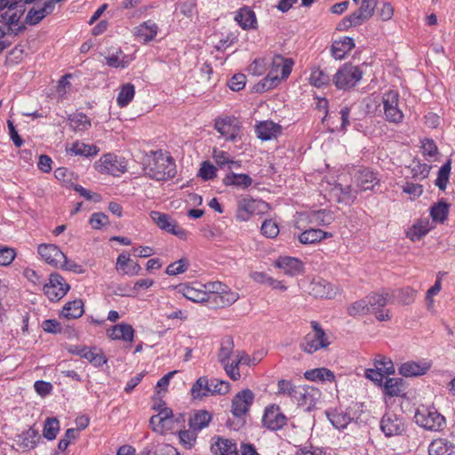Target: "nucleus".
Segmentation results:
<instances>
[{"label": "nucleus", "instance_id": "nucleus-1", "mask_svg": "<svg viewBox=\"0 0 455 455\" xmlns=\"http://www.w3.org/2000/svg\"><path fill=\"white\" fill-rule=\"evenodd\" d=\"M144 165L146 175L158 181L170 180L176 174V164L172 157L162 151H151Z\"/></svg>", "mask_w": 455, "mask_h": 455}, {"label": "nucleus", "instance_id": "nucleus-2", "mask_svg": "<svg viewBox=\"0 0 455 455\" xmlns=\"http://www.w3.org/2000/svg\"><path fill=\"white\" fill-rule=\"evenodd\" d=\"M293 65L294 61L291 59L275 55L267 76L256 84V91L266 92L275 87L281 80L290 76Z\"/></svg>", "mask_w": 455, "mask_h": 455}, {"label": "nucleus", "instance_id": "nucleus-3", "mask_svg": "<svg viewBox=\"0 0 455 455\" xmlns=\"http://www.w3.org/2000/svg\"><path fill=\"white\" fill-rule=\"evenodd\" d=\"M414 419L418 426L428 431H441L446 425L445 418L434 406L419 405Z\"/></svg>", "mask_w": 455, "mask_h": 455}, {"label": "nucleus", "instance_id": "nucleus-4", "mask_svg": "<svg viewBox=\"0 0 455 455\" xmlns=\"http://www.w3.org/2000/svg\"><path fill=\"white\" fill-rule=\"evenodd\" d=\"M312 331L305 335L299 343V348L307 354L327 348L331 342L329 336L316 321L311 322Z\"/></svg>", "mask_w": 455, "mask_h": 455}, {"label": "nucleus", "instance_id": "nucleus-5", "mask_svg": "<svg viewBox=\"0 0 455 455\" xmlns=\"http://www.w3.org/2000/svg\"><path fill=\"white\" fill-rule=\"evenodd\" d=\"M362 77L363 71L359 67L345 63L337 70L332 82L339 90H349L355 87Z\"/></svg>", "mask_w": 455, "mask_h": 455}, {"label": "nucleus", "instance_id": "nucleus-6", "mask_svg": "<svg viewBox=\"0 0 455 455\" xmlns=\"http://www.w3.org/2000/svg\"><path fill=\"white\" fill-rule=\"evenodd\" d=\"M385 119L389 123L400 124L403 120V113L399 108V93L388 91L382 96Z\"/></svg>", "mask_w": 455, "mask_h": 455}, {"label": "nucleus", "instance_id": "nucleus-7", "mask_svg": "<svg viewBox=\"0 0 455 455\" xmlns=\"http://www.w3.org/2000/svg\"><path fill=\"white\" fill-rule=\"evenodd\" d=\"M97 164V169L101 173L120 176L127 171V162L125 158L113 154L104 155Z\"/></svg>", "mask_w": 455, "mask_h": 455}, {"label": "nucleus", "instance_id": "nucleus-8", "mask_svg": "<svg viewBox=\"0 0 455 455\" xmlns=\"http://www.w3.org/2000/svg\"><path fill=\"white\" fill-rule=\"evenodd\" d=\"M288 422L287 417L282 411L280 406L271 404L265 408L262 416V426L270 431L283 429Z\"/></svg>", "mask_w": 455, "mask_h": 455}, {"label": "nucleus", "instance_id": "nucleus-9", "mask_svg": "<svg viewBox=\"0 0 455 455\" xmlns=\"http://www.w3.org/2000/svg\"><path fill=\"white\" fill-rule=\"evenodd\" d=\"M69 289L70 285L57 273L52 274L49 283L44 285V294L51 301H59L67 294Z\"/></svg>", "mask_w": 455, "mask_h": 455}, {"label": "nucleus", "instance_id": "nucleus-10", "mask_svg": "<svg viewBox=\"0 0 455 455\" xmlns=\"http://www.w3.org/2000/svg\"><path fill=\"white\" fill-rule=\"evenodd\" d=\"M150 218L162 230L174 235L180 239L187 238V232L179 227L176 220H172L170 215L153 211L150 212Z\"/></svg>", "mask_w": 455, "mask_h": 455}, {"label": "nucleus", "instance_id": "nucleus-11", "mask_svg": "<svg viewBox=\"0 0 455 455\" xmlns=\"http://www.w3.org/2000/svg\"><path fill=\"white\" fill-rule=\"evenodd\" d=\"M214 128L227 140L235 141L241 132L240 122L234 116L217 118Z\"/></svg>", "mask_w": 455, "mask_h": 455}, {"label": "nucleus", "instance_id": "nucleus-12", "mask_svg": "<svg viewBox=\"0 0 455 455\" xmlns=\"http://www.w3.org/2000/svg\"><path fill=\"white\" fill-rule=\"evenodd\" d=\"M380 429L387 437L396 436L405 430V423L402 417L393 412H387L380 420Z\"/></svg>", "mask_w": 455, "mask_h": 455}, {"label": "nucleus", "instance_id": "nucleus-13", "mask_svg": "<svg viewBox=\"0 0 455 455\" xmlns=\"http://www.w3.org/2000/svg\"><path fill=\"white\" fill-rule=\"evenodd\" d=\"M254 400V394L250 389L238 392L232 399L231 412L236 418L245 416Z\"/></svg>", "mask_w": 455, "mask_h": 455}, {"label": "nucleus", "instance_id": "nucleus-14", "mask_svg": "<svg viewBox=\"0 0 455 455\" xmlns=\"http://www.w3.org/2000/svg\"><path fill=\"white\" fill-rule=\"evenodd\" d=\"M321 397V392L318 388L310 386H298V391H295V399L299 406L311 410L316 404Z\"/></svg>", "mask_w": 455, "mask_h": 455}, {"label": "nucleus", "instance_id": "nucleus-15", "mask_svg": "<svg viewBox=\"0 0 455 455\" xmlns=\"http://www.w3.org/2000/svg\"><path fill=\"white\" fill-rule=\"evenodd\" d=\"M389 299L388 293H372L367 296V300L370 302L369 311L370 314L375 315L379 321H387L390 319L388 310H384L383 307L387 305Z\"/></svg>", "mask_w": 455, "mask_h": 455}, {"label": "nucleus", "instance_id": "nucleus-16", "mask_svg": "<svg viewBox=\"0 0 455 455\" xmlns=\"http://www.w3.org/2000/svg\"><path fill=\"white\" fill-rule=\"evenodd\" d=\"M178 291L186 299L196 302H208L209 297L206 294L204 284L200 283H193L190 284H180L177 286Z\"/></svg>", "mask_w": 455, "mask_h": 455}, {"label": "nucleus", "instance_id": "nucleus-17", "mask_svg": "<svg viewBox=\"0 0 455 455\" xmlns=\"http://www.w3.org/2000/svg\"><path fill=\"white\" fill-rule=\"evenodd\" d=\"M326 416L331 425L337 429H344L354 419L352 410L342 407L326 411Z\"/></svg>", "mask_w": 455, "mask_h": 455}, {"label": "nucleus", "instance_id": "nucleus-18", "mask_svg": "<svg viewBox=\"0 0 455 455\" xmlns=\"http://www.w3.org/2000/svg\"><path fill=\"white\" fill-rule=\"evenodd\" d=\"M338 292L331 283L323 278H315L309 284V293L320 299H332Z\"/></svg>", "mask_w": 455, "mask_h": 455}, {"label": "nucleus", "instance_id": "nucleus-19", "mask_svg": "<svg viewBox=\"0 0 455 455\" xmlns=\"http://www.w3.org/2000/svg\"><path fill=\"white\" fill-rule=\"evenodd\" d=\"M37 251L45 262L55 267H59L65 255L55 244H40Z\"/></svg>", "mask_w": 455, "mask_h": 455}, {"label": "nucleus", "instance_id": "nucleus-20", "mask_svg": "<svg viewBox=\"0 0 455 455\" xmlns=\"http://www.w3.org/2000/svg\"><path fill=\"white\" fill-rule=\"evenodd\" d=\"M211 451L214 455H239L235 441L220 437H212Z\"/></svg>", "mask_w": 455, "mask_h": 455}, {"label": "nucleus", "instance_id": "nucleus-21", "mask_svg": "<svg viewBox=\"0 0 455 455\" xmlns=\"http://www.w3.org/2000/svg\"><path fill=\"white\" fill-rule=\"evenodd\" d=\"M10 22V20L3 18V13L0 14V53L10 46V43L2 38L6 35L17 36L25 28L21 23L14 22V24H11Z\"/></svg>", "mask_w": 455, "mask_h": 455}, {"label": "nucleus", "instance_id": "nucleus-22", "mask_svg": "<svg viewBox=\"0 0 455 455\" xmlns=\"http://www.w3.org/2000/svg\"><path fill=\"white\" fill-rule=\"evenodd\" d=\"M430 367L431 363L428 362L408 361L400 365L398 371L406 378L418 377L426 374Z\"/></svg>", "mask_w": 455, "mask_h": 455}, {"label": "nucleus", "instance_id": "nucleus-23", "mask_svg": "<svg viewBox=\"0 0 455 455\" xmlns=\"http://www.w3.org/2000/svg\"><path fill=\"white\" fill-rule=\"evenodd\" d=\"M108 335L114 340L132 342L134 338V329L129 323H122L108 330Z\"/></svg>", "mask_w": 455, "mask_h": 455}, {"label": "nucleus", "instance_id": "nucleus-24", "mask_svg": "<svg viewBox=\"0 0 455 455\" xmlns=\"http://www.w3.org/2000/svg\"><path fill=\"white\" fill-rule=\"evenodd\" d=\"M255 132L261 140H270L281 133V126L272 121H262L256 125Z\"/></svg>", "mask_w": 455, "mask_h": 455}, {"label": "nucleus", "instance_id": "nucleus-25", "mask_svg": "<svg viewBox=\"0 0 455 455\" xmlns=\"http://www.w3.org/2000/svg\"><path fill=\"white\" fill-rule=\"evenodd\" d=\"M275 266L283 270L285 275L294 276L299 275L303 270L300 260L291 257H280L275 261Z\"/></svg>", "mask_w": 455, "mask_h": 455}, {"label": "nucleus", "instance_id": "nucleus-26", "mask_svg": "<svg viewBox=\"0 0 455 455\" xmlns=\"http://www.w3.org/2000/svg\"><path fill=\"white\" fill-rule=\"evenodd\" d=\"M158 32V26L151 20L144 21L135 28V36L139 41L148 43L152 41Z\"/></svg>", "mask_w": 455, "mask_h": 455}, {"label": "nucleus", "instance_id": "nucleus-27", "mask_svg": "<svg viewBox=\"0 0 455 455\" xmlns=\"http://www.w3.org/2000/svg\"><path fill=\"white\" fill-rule=\"evenodd\" d=\"M428 455H455V444L445 438L435 439L428 446Z\"/></svg>", "mask_w": 455, "mask_h": 455}, {"label": "nucleus", "instance_id": "nucleus-28", "mask_svg": "<svg viewBox=\"0 0 455 455\" xmlns=\"http://www.w3.org/2000/svg\"><path fill=\"white\" fill-rule=\"evenodd\" d=\"M116 270L123 275H137L141 270L140 266L130 259L129 254H120L116 259Z\"/></svg>", "mask_w": 455, "mask_h": 455}, {"label": "nucleus", "instance_id": "nucleus-29", "mask_svg": "<svg viewBox=\"0 0 455 455\" xmlns=\"http://www.w3.org/2000/svg\"><path fill=\"white\" fill-rule=\"evenodd\" d=\"M258 202L251 197H243L238 201L236 218L246 221L256 212Z\"/></svg>", "mask_w": 455, "mask_h": 455}, {"label": "nucleus", "instance_id": "nucleus-30", "mask_svg": "<svg viewBox=\"0 0 455 455\" xmlns=\"http://www.w3.org/2000/svg\"><path fill=\"white\" fill-rule=\"evenodd\" d=\"M355 47L354 40L345 36L333 42L331 45V55L336 60H342Z\"/></svg>", "mask_w": 455, "mask_h": 455}, {"label": "nucleus", "instance_id": "nucleus-31", "mask_svg": "<svg viewBox=\"0 0 455 455\" xmlns=\"http://www.w3.org/2000/svg\"><path fill=\"white\" fill-rule=\"evenodd\" d=\"M53 2H44V6L40 9H30L26 16V23L29 25L38 24L45 16L51 14L54 11Z\"/></svg>", "mask_w": 455, "mask_h": 455}, {"label": "nucleus", "instance_id": "nucleus-32", "mask_svg": "<svg viewBox=\"0 0 455 455\" xmlns=\"http://www.w3.org/2000/svg\"><path fill=\"white\" fill-rule=\"evenodd\" d=\"M405 384L401 378H387L383 385L384 394L390 396H402L405 393Z\"/></svg>", "mask_w": 455, "mask_h": 455}, {"label": "nucleus", "instance_id": "nucleus-33", "mask_svg": "<svg viewBox=\"0 0 455 455\" xmlns=\"http://www.w3.org/2000/svg\"><path fill=\"white\" fill-rule=\"evenodd\" d=\"M357 187L361 190L372 189L378 184L375 174L369 169H363L357 172L355 176Z\"/></svg>", "mask_w": 455, "mask_h": 455}, {"label": "nucleus", "instance_id": "nucleus-34", "mask_svg": "<svg viewBox=\"0 0 455 455\" xmlns=\"http://www.w3.org/2000/svg\"><path fill=\"white\" fill-rule=\"evenodd\" d=\"M430 230L428 220H418L406 232V237L416 242L425 236Z\"/></svg>", "mask_w": 455, "mask_h": 455}, {"label": "nucleus", "instance_id": "nucleus-35", "mask_svg": "<svg viewBox=\"0 0 455 455\" xmlns=\"http://www.w3.org/2000/svg\"><path fill=\"white\" fill-rule=\"evenodd\" d=\"M235 20L243 29L253 28L257 23L254 12L248 7L241 8L237 12Z\"/></svg>", "mask_w": 455, "mask_h": 455}, {"label": "nucleus", "instance_id": "nucleus-36", "mask_svg": "<svg viewBox=\"0 0 455 455\" xmlns=\"http://www.w3.org/2000/svg\"><path fill=\"white\" fill-rule=\"evenodd\" d=\"M223 183L226 186L247 188L251 185L252 180L247 174L230 172L223 179Z\"/></svg>", "mask_w": 455, "mask_h": 455}, {"label": "nucleus", "instance_id": "nucleus-37", "mask_svg": "<svg viewBox=\"0 0 455 455\" xmlns=\"http://www.w3.org/2000/svg\"><path fill=\"white\" fill-rule=\"evenodd\" d=\"M309 84L312 86L321 88L330 84L331 78L329 74L319 67H313L310 69V76L308 78Z\"/></svg>", "mask_w": 455, "mask_h": 455}, {"label": "nucleus", "instance_id": "nucleus-38", "mask_svg": "<svg viewBox=\"0 0 455 455\" xmlns=\"http://www.w3.org/2000/svg\"><path fill=\"white\" fill-rule=\"evenodd\" d=\"M331 234H329L327 232H323L321 229L316 228H309L307 230H305L302 232L299 236V240L301 243L309 244V243H315L322 241L323 239L326 237H331Z\"/></svg>", "mask_w": 455, "mask_h": 455}, {"label": "nucleus", "instance_id": "nucleus-39", "mask_svg": "<svg viewBox=\"0 0 455 455\" xmlns=\"http://www.w3.org/2000/svg\"><path fill=\"white\" fill-rule=\"evenodd\" d=\"M307 379L311 381H330L335 380L334 373L327 368H315L313 370L307 371L304 373Z\"/></svg>", "mask_w": 455, "mask_h": 455}, {"label": "nucleus", "instance_id": "nucleus-40", "mask_svg": "<svg viewBox=\"0 0 455 455\" xmlns=\"http://www.w3.org/2000/svg\"><path fill=\"white\" fill-rule=\"evenodd\" d=\"M84 314V302L82 299H75L65 304L61 315L67 319H76Z\"/></svg>", "mask_w": 455, "mask_h": 455}, {"label": "nucleus", "instance_id": "nucleus-41", "mask_svg": "<svg viewBox=\"0 0 455 455\" xmlns=\"http://www.w3.org/2000/svg\"><path fill=\"white\" fill-rule=\"evenodd\" d=\"M68 124L75 132H84L92 124L90 118L84 113H75L68 117Z\"/></svg>", "mask_w": 455, "mask_h": 455}, {"label": "nucleus", "instance_id": "nucleus-42", "mask_svg": "<svg viewBox=\"0 0 455 455\" xmlns=\"http://www.w3.org/2000/svg\"><path fill=\"white\" fill-rule=\"evenodd\" d=\"M212 415L207 411H198L189 419L188 425L194 431H200L208 427Z\"/></svg>", "mask_w": 455, "mask_h": 455}, {"label": "nucleus", "instance_id": "nucleus-43", "mask_svg": "<svg viewBox=\"0 0 455 455\" xmlns=\"http://www.w3.org/2000/svg\"><path fill=\"white\" fill-rule=\"evenodd\" d=\"M69 153L75 156H96L99 148L95 145H88L80 141H76L68 149Z\"/></svg>", "mask_w": 455, "mask_h": 455}, {"label": "nucleus", "instance_id": "nucleus-44", "mask_svg": "<svg viewBox=\"0 0 455 455\" xmlns=\"http://www.w3.org/2000/svg\"><path fill=\"white\" fill-rule=\"evenodd\" d=\"M371 17L366 14L361 8L352 12L349 16L343 19L341 25L344 28H349L351 27H356L363 24L365 20Z\"/></svg>", "mask_w": 455, "mask_h": 455}, {"label": "nucleus", "instance_id": "nucleus-45", "mask_svg": "<svg viewBox=\"0 0 455 455\" xmlns=\"http://www.w3.org/2000/svg\"><path fill=\"white\" fill-rule=\"evenodd\" d=\"M135 87L132 84H125L121 87L116 102L121 108L126 107L134 98Z\"/></svg>", "mask_w": 455, "mask_h": 455}, {"label": "nucleus", "instance_id": "nucleus-46", "mask_svg": "<svg viewBox=\"0 0 455 455\" xmlns=\"http://www.w3.org/2000/svg\"><path fill=\"white\" fill-rule=\"evenodd\" d=\"M191 395L195 399L209 395V379L206 377H200L192 386Z\"/></svg>", "mask_w": 455, "mask_h": 455}, {"label": "nucleus", "instance_id": "nucleus-47", "mask_svg": "<svg viewBox=\"0 0 455 455\" xmlns=\"http://www.w3.org/2000/svg\"><path fill=\"white\" fill-rule=\"evenodd\" d=\"M449 204L443 201H439L431 207L430 215L434 221L443 223L448 217Z\"/></svg>", "mask_w": 455, "mask_h": 455}, {"label": "nucleus", "instance_id": "nucleus-48", "mask_svg": "<svg viewBox=\"0 0 455 455\" xmlns=\"http://www.w3.org/2000/svg\"><path fill=\"white\" fill-rule=\"evenodd\" d=\"M239 299V294L237 292L232 291L227 288L219 294V297L216 298L212 303L216 304L220 307H228L234 304Z\"/></svg>", "mask_w": 455, "mask_h": 455}, {"label": "nucleus", "instance_id": "nucleus-49", "mask_svg": "<svg viewBox=\"0 0 455 455\" xmlns=\"http://www.w3.org/2000/svg\"><path fill=\"white\" fill-rule=\"evenodd\" d=\"M451 170V160H448L443 164L438 171L437 179L435 180V186L442 191H444L449 181L450 173Z\"/></svg>", "mask_w": 455, "mask_h": 455}, {"label": "nucleus", "instance_id": "nucleus-50", "mask_svg": "<svg viewBox=\"0 0 455 455\" xmlns=\"http://www.w3.org/2000/svg\"><path fill=\"white\" fill-rule=\"evenodd\" d=\"M367 300V296L362 299H359L347 307V314L351 316L365 315L370 314V307Z\"/></svg>", "mask_w": 455, "mask_h": 455}, {"label": "nucleus", "instance_id": "nucleus-51", "mask_svg": "<svg viewBox=\"0 0 455 455\" xmlns=\"http://www.w3.org/2000/svg\"><path fill=\"white\" fill-rule=\"evenodd\" d=\"M212 156L217 165L220 168L228 165V169L231 170L233 167L239 168L241 166L239 162L230 160L228 154L222 150L214 149Z\"/></svg>", "mask_w": 455, "mask_h": 455}, {"label": "nucleus", "instance_id": "nucleus-52", "mask_svg": "<svg viewBox=\"0 0 455 455\" xmlns=\"http://www.w3.org/2000/svg\"><path fill=\"white\" fill-rule=\"evenodd\" d=\"M60 430V422L56 418H47L43 430V435L48 440L56 438Z\"/></svg>", "mask_w": 455, "mask_h": 455}, {"label": "nucleus", "instance_id": "nucleus-53", "mask_svg": "<svg viewBox=\"0 0 455 455\" xmlns=\"http://www.w3.org/2000/svg\"><path fill=\"white\" fill-rule=\"evenodd\" d=\"M83 358L88 360L96 367L101 366L107 363L106 356L101 352H97L96 347L89 348L87 347L84 354H83Z\"/></svg>", "mask_w": 455, "mask_h": 455}, {"label": "nucleus", "instance_id": "nucleus-54", "mask_svg": "<svg viewBox=\"0 0 455 455\" xmlns=\"http://www.w3.org/2000/svg\"><path fill=\"white\" fill-rule=\"evenodd\" d=\"M189 267L188 259L182 258L173 263L168 265L165 269V273L168 275H177L185 273Z\"/></svg>", "mask_w": 455, "mask_h": 455}, {"label": "nucleus", "instance_id": "nucleus-55", "mask_svg": "<svg viewBox=\"0 0 455 455\" xmlns=\"http://www.w3.org/2000/svg\"><path fill=\"white\" fill-rule=\"evenodd\" d=\"M374 366L379 369V371H383L386 375H391L395 372L393 362L384 355H379L375 358Z\"/></svg>", "mask_w": 455, "mask_h": 455}, {"label": "nucleus", "instance_id": "nucleus-56", "mask_svg": "<svg viewBox=\"0 0 455 455\" xmlns=\"http://www.w3.org/2000/svg\"><path fill=\"white\" fill-rule=\"evenodd\" d=\"M233 348L234 342L233 339L229 337L226 339L221 344L218 353V361L220 363H224L225 362L228 361L233 352Z\"/></svg>", "mask_w": 455, "mask_h": 455}, {"label": "nucleus", "instance_id": "nucleus-57", "mask_svg": "<svg viewBox=\"0 0 455 455\" xmlns=\"http://www.w3.org/2000/svg\"><path fill=\"white\" fill-rule=\"evenodd\" d=\"M210 395H226L230 390V385L228 381L220 380L218 379H212L209 380Z\"/></svg>", "mask_w": 455, "mask_h": 455}, {"label": "nucleus", "instance_id": "nucleus-58", "mask_svg": "<svg viewBox=\"0 0 455 455\" xmlns=\"http://www.w3.org/2000/svg\"><path fill=\"white\" fill-rule=\"evenodd\" d=\"M204 287L209 297L208 302L212 303L216 300V298L219 297V294L224 290V288H227V286L220 282L208 283L204 284Z\"/></svg>", "mask_w": 455, "mask_h": 455}, {"label": "nucleus", "instance_id": "nucleus-59", "mask_svg": "<svg viewBox=\"0 0 455 455\" xmlns=\"http://www.w3.org/2000/svg\"><path fill=\"white\" fill-rule=\"evenodd\" d=\"M40 438L38 433L30 428L28 431L24 432L21 435V445L26 449H33L36 445L37 440Z\"/></svg>", "mask_w": 455, "mask_h": 455}, {"label": "nucleus", "instance_id": "nucleus-60", "mask_svg": "<svg viewBox=\"0 0 455 455\" xmlns=\"http://www.w3.org/2000/svg\"><path fill=\"white\" fill-rule=\"evenodd\" d=\"M278 394L285 395L291 398L292 401L295 399V391H298V387L292 385L289 380L280 379L277 383Z\"/></svg>", "mask_w": 455, "mask_h": 455}, {"label": "nucleus", "instance_id": "nucleus-61", "mask_svg": "<svg viewBox=\"0 0 455 455\" xmlns=\"http://www.w3.org/2000/svg\"><path fill=\"white\" fill-rule=\"evenodd\" d=\"M261 234L267 238H275L279 234L277 224L272 220H266L261 225Z\"/></svg>", "mask_w": 455, "mask_h": 455}, {"label": "nucleus", "instance_id": "nucleus-62", "mask_svg": "<svg viewBox=\"0 0 455 455\" xmlns=\"http://www.w3.org/2000/svg\"><path fill=\"white\" fill-rule=\"evenodd\" d=\"M89 223L92 228L100 229L102 227L109 225V220L107 214L95 212L90 217Z\"/></svg>", "mask_w": 455, "mask_h": 455}, {"label": "nucleus", "instance_id": "nucleus-63", "mask_svg": "<svg viewBox=\"0 0 455 455\" xmlns=\"http://www.w3.org/2000/svg\"><path fill=\"white\" fill-rule=\"evenodd\" d=\"M332 215L325 210L314 212L311 215V222H315L320 226H325L331 222Z\"/></svg>", "mask_w": 455, "mask_h": 455}, {"label": "nucleus", "instance_id": "nucleus-64", "mask_svg": "<svg viewBox=\"0 0 455 455\" xmlns=\"http://www.w3.org/2000/svg\"><path fill=\"white\" fill-rule=\"evenodd\" d=\"M216 175V167L208 161L203 162L198 172V176L201 177L204 180H209L215 178Z\"/></svg>", "mask_w": 455, "mask_h": 455}]
</instances>
